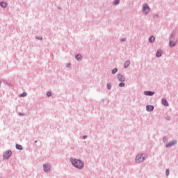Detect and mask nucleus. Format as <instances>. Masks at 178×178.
Masks as SVG:
<instances>
[{"label":"nucleus","instance_id":"1","mask_svg":"<svg viewBox=\"0 0 178 178\" xmlns=\"http://www.w3.org/2000/svg\"><path fill=\"white\" fill-rule=\"evenodd\" d=\"M71 162L73 166H74V168H77V169H83V168L84 167L83 161L77 159H71Z\"/></svg>","mask_w":178,"mask_h":178},{"label":"nucleus","instance_id":"2","mask_svg":"<svg viewBox=\"0 0 178 178\" xmlns=\"http://www.w3.org/2000/svg\"><path fill=\"white\" fill-rule=\"evenodd\" d=\"M145 159V154H140L136 157V163H141V162H144Z\"/></svg>","mask_w":178,"mask_h":178},{"label":"nucleus","instance_id":"3","mask_svg":"<svg viewBox=\"0 0 178 178\" xmlns=\"http://www.w3.org/2000/svg\"><path fill=\"white\" fill-rule=\"evenodd\" d=\"M143 10L145 12V13H148V12H149V6H148L147 4H144Z\"/></svg>","mask_w":178,"mask_h":178},{"label":"nucleus","instance_id":"4","mask_svg":"<svg viewBox=\"0 0 178 178\" xmlns=\"http://www.w3.org/2000/svg\"><path fill=\"white\" fill-rule=\"evenodd\" d=\"M43 168L44 172H49V170H51V165H49V164H44Z\"/></svg>","mask_w":178,"mask_h":178},{"label":"nucleus","instance_id":"5","mask_svg":"<svg viewBox=\"0 0 178 178\" xmlns=\"http://www.w3.org/2000/svg\"><path fill=\"white\" fill-rule=\"evenodd\" d=\"M118 80H120V81H122V82L124 81V80H125L124 76L120 74H119L118 75Z\"/></svg>","mask_w":178,"mask_h":178},{"label":"nucleus","instance_id":"6","mask_svg":"<svg viewBox=\"0 0 178 178\" xmlns=\"http://www.w3.org/2000/svg\"><path fill=\"white\" fill-rule=\"evenodd\" d=\"M145 95H149V96H152L154 94H155L154 92H151V91H145L144 92Z\"/></svg>","mask_w":178,"mask_h":178},{"label":"nucleus","instance_id":"7","mask_svg":"<svg viewBox=\"0 0 178 178\" xmlns=\"http://www.w3.org/2000/svg\"><path fill=\"white\" fill-rule=\"evenodd\" d=\"M146 109L148 112H152L154 111V106H147Z\"/></svg>","mask_w":178,"mask_h":178},{"label":"nucleus","instance_id":"8","mask_svg":"<svg viewBox=\"0 0 178 178\" xmlns=\"http://www.w3.org/2000/svg\"><path fill=\"white\" fill-rule=\"evenodd\" d=\"M162 104L163 105H164L165 106H169V103H168V101L165 99H163L162 100Z\"/></svg>","mask_w":178,"mask_h":178},{"label":"nucleus","instance_id":"9","mask_svg":"<svg viewBox=\"0 0 178 178\" xmlns=\"http://www.w3.org/2000/svg\"><path fill=\"white\" fill-rule=\"evenodd\" d=\"M156 56L157 58H161V56H162V51H158L156 52Z\"/></svg>","mask_w":178,"mask_h":178},{"label":"nucleus","instance_id":"10","mask_svg":"<svg viewBox=\"0 0 178 178\" xmlns=\"http://www.w3.org/2000/svg\"><path fill=\"white\" fill-rule=\"evenodd\" d=\"M12 155V151H8L5 154V156H7V158H9Z\"/></svg>","mask_w":178,"mask_h":178},{"label":"nucleus","instance_id":"11","mask_svg":"<svg viewBox=\"0 0 178 178\" xmlns=\"http://www.w3.org/2000/svg\"><path fill=\"white\" fill-rule=\"evenodd\" d=\"M175 144H176V141H172L168 143V145H166V147H172V145H175Z\"/></svg>","mask_w":178,"mask_h":178},{"label":"nucleus","instance_id":"12","mask_svg":"<svg viewBox=\"0 0 178 178\" xmlns=\"http://www.w3.org/2000/svg\"><path fill=\"white\" fill-rule=\"evenodd\" d=\"M129 66H130V61L129 60H127L124 63V67H129Z\"/></svg>","mask_w":178,"mask_h":178},{"label":"nucleus","instance_id":"13","mask_svg":"<svg viewBox=\"0 0 178 178\" xmlns=\"http://www.w3.org/2000/svg\"><path fill=\"white\" fill-rule=\"evenodd\" d=\"M149 42H154V41H155V37L152 36L149 38Z\"/></svg>","mask_w":178,"mask_h":178},{"label":"nucleus","instance_id":"14","mask_svg":"<svg viewBox=\"0 0 178 178\" xmlns=\"http://www.w3.org/2000/svg\"><path fill=\"white\" fill-rule=\"evenodd\" d=\"M0 5H1V6L2 7V8H6V6H7V3H5V2H1V3H0Z\"/></svg>","mask_w":178,"mask_h":178},{"label":"nucleus","instance_id":"15","mask_svg":"<svg viewBox=\"0 0 178 178\" xmlns=\"http://www.w3.org/2000/svg\"><path fill=\"white\" fill-rule=\"evenodd\" d=\"M176 45V42L170 41V47H175Z\"/></svg>","mask_w":178,"mask_h":178},{"label":"nucleus","instance_id":"16","mask_svg":"<svg viewBox=\"0 0 178 178\" xmlns=\"http://www.w3.org/2000/svg\"><path fill=\"white\" fill-rule=\"evenodd\" d=\"M17 149H23V147L20 145H16Z\"/></svg>","mask_w":178,"mask_h":178},{"label":"nucleus","instance_id":"17","mask_svg":"<svg viewBox=\"0 0 178 178\" xmlns=\"http://www.w3.org/2000/svg\"><path fill=\"white\" fill-rule=\"evenodd\" d=\"M76 59H77L78 60H81V55L78 54L77 56H76Z\"/></svg>","mask_w":178,"mask_h":178},{"label":"nucleus","instance_id":"18","mask_svg":"<svg viewBox=\"0 0 178 178\" xmlns=\"http://www.w3.org/2000/svg\"><path fill=\"white\" fill-rule=\"evenodd\" d=\"M115 73H118V69L115 68L112 70V74H115Z\"/></svg>","mask_w":178,"mask_h":178},{"label":"nucleus","instance_id":"19","mask_svg":"<svg viewBox=\"0 0 178 178\" xmlns=\"http://www.w3.org/2000/svg\"><path fill=\"white\" fill-rule=\"evenodd\" d=\"M27 96V93L26 92H23L22 94L20 95V97H26Z\"/></svg>","mask_w":178,"mask_h":178},{"label":"nucleus","instance_id":"20","mask_svg":"<svg viewBox=\"0 0 178 178\" xmlns=\"http://www.w3.org/2000/svg\"><path fill=\"white\" fill-rule=\"evenodd\" d=\"M125 84L123 82H121L120 84H119V87H124Z\"/></svg>","mask_w":178,"mask_h":178},{"label":"nucleus","instance_id":"21","mask_svg":"<svg viewBox=\"0 0 178 178\" xmlns=\"http://www.w3.org/2000/svg\"><path fill=\"white\" fill-rule=\"evenodd\" d=\"M119 2H120V0H115L114 1V5H118L119 3Z\"/></svg>","mask_w":178,"mask_h":178},{"label":"nucleus","instance_id":"22","mask_svg":"<svg viewBox=\"0 0 178 178\" xmlns=\"http://www.w3.org/2000/svg\"><path fill=\"white\" fill-rule=\"evenodd\" d=\"M47 97H51L52 95V93L51 92H48L47 93Z\"/></svg>","mask_w":178,"mask_h":178},{"label":"nucleus","instance_id":"23","mask_svg":"<svg viewBox=\"0 0 178 178\" xmlns=\"http://www.w3.org/2000/svg\"><path fill=\"white\" fill-rule=\"evenodd\" d=\"M165 173H166V175H167V176H169L170 171H169L168 169L166 170Z\"/></svg>","mask_w":178,"mask_h":178},{"label":"nucleus","instance_id":"24","mask_svg":"<svg viewBox=\"0 0 178 178\" xmlns=\"http://www.w3.org/2000/svg\"><path fill=\"white\" fill-rule=\"evenodd\" d=\"M111 84H107V88H108V90H111Z\"/></svg>","mask_w":178,"mask_h":178},{"label":"nucleus","instance_id":"25","mask_svg":"<svg viewBox=\"0 0 178 178\" xmlns=\"http://www.w3.org/2000/svg\"><path fill=\"white\" fill-rule=\"evenodd\" d=\"M86 138H87V136H83V140H86Z\"/></svg>","mask_w":178,"mask_h":178},{"label":"nucleus","instance_id":"26","mask_svg":"<svg viewBox=\"0 0 178 178\" xmlns=\"http://www.w3.org/2000/svg\"><path fill=\"white\" fill-rule=\"evenodd\" d=\"M122 41H126V39H122Z\"/></svg>","mask_w":178,"mask_h":178},{"label":"nucleus","instance_id":"27","mask_svg":"<svg viewBox=\"0 0 178 178\" xmlns=\"http://www.w3.org/2000/svg\"><path fill=\"white\" fill-rule=\"evenodd\" d=\"M163 141H166V138H163Z\"/></svg>","mask_w":178,"mask_h":178},{"label":"nucleus","instance_id":"28","mask_svg":"<svg viewBox=\"0 0 178 178\" xmlns=\"http://www.w3.org/2000/svg\"><path fill=\"white\" fill-rule=\"evenodd\" d=\"M0 84H1V81H0Z\"/></svg>","mask_w":178,"mask_h":178}]
</instances>
